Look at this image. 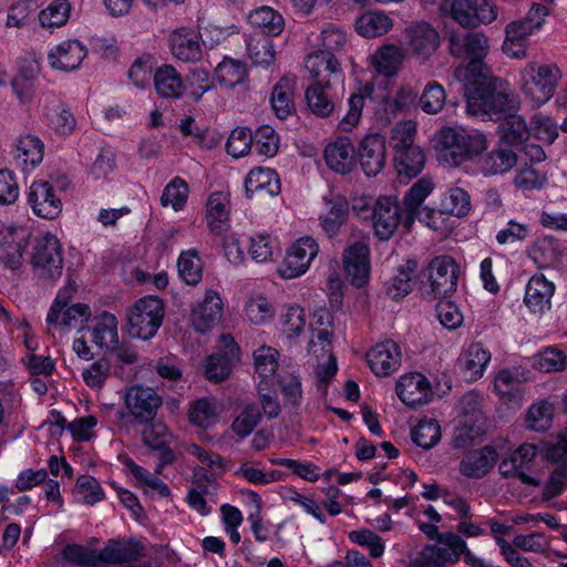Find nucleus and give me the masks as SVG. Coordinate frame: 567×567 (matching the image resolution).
<instances>
[{"label": "nucleus", "mask_w": 567, "mask_h": 567, "mask_svg": "<svg viewBox=\"0 0 567 567\" xmlns=\"http://www.w3.org/2000/svg\"><path fill=\"white\" fill-rule=\"evenodd\" d=\"M486 138L480 133H470L464 128L446 127L437 137V157L440 163L451 167L462 165L483 153Z\"/></svg>", "instance_id": "1"}, {"label": "nucleus", "mask_w": 567, "mask_h": 567, "mask_svg": "<svg viewBox=\"0 0 567 567\" xmlns=\"http://www.w3.org/2000/svg\"><path fill=\"white\" fill-rule=\"evenodd\" d=\"M561 76L556 63L532 61L520 70V90L535 106H540L554 96Z\"/></svg>", "instance_id": "2"}, {"label": "nucleus", "mask_w": 567, "mask_h": 567, "mask_svg": "<svg viewBox=\"0 0 567 567\" xmlns=\"http://www.w3.org/2000/svg\"><path fill=\"white\" fill-rule=\"evenodd\" d=\"M352 208L362 219L371 220L380 240H389L404 219L399 200L392 196H380L373 205L361 199Z\"/></svg>", "instance_id": "3"}, {"label": "nucleus", "mask_w": 567, "mask_h": 567, "mask_svg": "<svg viewBox=\"0 0 567 567\" xmlns=\"http://www.w3.org/2000/svg\"><path fill=\"white\" fill-rule=\"evenodd\" d=\"M440 11L466 29L491 24L498 16L497 7L488 0H442Z\"/></svg>", "instance_id": "4"}, {"label": "nucleus", "mask_w": 567, "mask_h": 567, "mask_svg": "<svg viewBox=\"0 0 567 567\" xmlns=\"http://www.w3.org/2000/svg\"><path fill=\"white\" fill-rule=\"evenodd\" d=\"M164 306L159 298L147 296L137 300L127 312V332L132 338L150 340L162 326Z\"/></svg>", "instance_id": "5"}, {"label": "nucleus", "mask_w": 567, "mask_h": 567, "mask_svg": "<svg viewBox=\"0 0 567 567\" xmlns=\"http://www.w3.org/2000/svg\"><path fill=\"white\" fill-rule=\"evenodd\" d=\"M34 274L42 279L56 280L63 271V252L56 236L48 233L37 238L31 255Z\"/></svg>", "instance_id": "6"}, {"label": "nucleus", "mask_w": 567, "mask_h": 567, "mask_svg": "<svg viewBox=\"0 0 567 567\" xmlns=\"http://www.w3.org/2000/svg\"><path fill=\"white\" fill-rule=\"evenodd\" d=\"M75 288L71 285L61 289L53 301L47 322L55 328L82 329L91 318V309L85 303L70 305L71 293Z\"/></svg>", "instance_id": "7"}, {"label": "nucleus", "mask_w": 567, "mask_h": 567, "mask_svg": "<svg viewBox=\"0 0 567 567\" xmlns=\"http://www.w3.org/2000/svg\"><path fill=\"white\" fill-rule=\"evenodd\" d=\"M403 34L408 51L420 63L430 61L441 45L439 31L426 21L411 23Z\"/></svg>", "instance_id": "8"}, {"label": "nucleus", "mask_w": 567, "mask_h": 567, "mask_svg": "<svg viewBox=\"0 0 567 567\" xmlns=\"http://www.w3.org/2000/svg\"><path fill=\"white\" fill-rule=\"evenodd\" d=\"M318 252L319 246L312 237L299 238L287 249L284 260L278 266V274L284 279H293L303 275Z\"/></svg>", "instance_id": "9"}, {"label": "nucleus", "mask_w": 567, "mask_h": 567, "mask_svg": "<svg viewBox=\"0 0 567 567\" xmlns=\"http://www.w3.org/2000/svg\"><path fill=\"white\" fill-rule=\"evenodd\" d=\"M518 100L513 93L478 89L467 96L466 110L471 115H495L515 110Z\"/></svg>", "instance_id": "10"}, {"label": "nucleus", "mask_w": 567, "mask_h": 567, "mask_svg": "<svg viewBox=\"0 0 567 567\" xmlns=\"http://www.w3.org/2000/svg\"><path fill=\"white\" fill-rule=\"evenodd\" d=\"M430 292L433 298H445L456 291L458 266L450 256H439L431 260L426 269Z\"/></svg>", "instance_id": "11"}, {"label": "nucleus", "mask_w": 567, "mask_h": 567, "mask_svg": "<svg viewBox=\"0 0 567 567\" xmlns=\"http://www.w3.org/2000/svg\"><path fill=\"white\" fill-rule=\"evenodd\" d=\"M536 456V445L524 443L499 463L498 471L503 477L517 478L529 486H539L540 481L528 474Z\"/></svg>", "instance_id": "12"}, {"label": "nucleus", "mask_w": 567, "mask_h": 567, "mask_svg": "<svg viewBox=\"0 0 567 567\" xmlns=\"http://www.w3.org/2000/svg\"><path fill=\"white\" fill-rule=\"evenodd\" d=\"M449 49L453 56L470 59L467 69L476 70L489 51V39L484 32L453 33L449 38Z\"/></svg>", "instance_id": "13"}, {"label": "nucleus", "mask_w": 567, "mask_h": 567, "mask_svg": "<svg viewBox=\"0 0 567 567\" xmlns=\"http://www.w3.org/2000/svg\"><path fill=\"white\" fill-rule=\"evenodd\" d=\"M27 202L33 214L43 219H54L62 212V199L48 181H34L29 187Z\"/></svg>", "instance_id": "14"}, {"label": "nucleus", "mask_w": 567, "mask_h": 567, "mask_svg": "<svg viewBox=\"0 0 567 567\" xmlns=\"http://www.w3.org/2000/svg\"><path fill=\"white\" fill-rule=\"evenodd\" d=\"M124 399L130 414L141 424L153 421L162 405V398L155 390L141 385L128 388Z\"/></svg>", "instance_id": "15"}, {"label": "nucleus", "mask_w": 567, "mask_h": 567, "mask_svg": "<svg viewBox=\"0 0 567 567\" xmlns=\"http://www.w3.org/2000/svg\"><path fill=\"white\" fill-rule=\"evenodd\" d=\"M306 69L309 71L312 83L331 87L343 81V72L339 60L329 52H312L306 59Z\"/></svg>", "instance_id": "16"}, {"label": "nucleus", "mask_w": 567, "mask_h": 567, "mask_svg": "<svg viewBox=\"0 0 567 567\" xmlns=\"http://www.w3.org/2000/svg\"><path fill=\"white\" fill-rule=\"evenodd\" d=\"M357 156L363 173L369 177L377 176L386 164L384 136L378 133L364 136L359 143Z\"/></svg>", "instance_id": "17"}, {"label": "nucleus", "mask_w": 567, "mask_h": 567, "mask_svg": "<svg viewBox=\"0 0 567 567\" xmlns=\"http://www.w3.org/2000/svg\"><path fill=\"white\" fill-rule=\"evenodd\" d=\"M395 390L400 400L411 408L426 404L433 398L427 378L419 372L402 375Z\"/></svg>", "instance_id": "18"}, {"label": "nucleus", "mask_w": 567, "mask_h": 567, "mask_svg": "<svg viewBox=\"0 0 567 567\" xmlns=\"http://www.w3.org/2000/svg\"><path fill=\"white\" fill-rule=\"evenodd\" d=\"M323 158L331 171L341 175L351 173L357 166L355 148L348 136H339L328 143Z\"/></svg>", "instance_id": "19"}, {"label": "nucleus", "mask_w": 567, "mask_h": 567, "mask_svg": "<svg viewBox=\"0 0 567 567\" xmlns=\"http://www.w3.org/2000/svg\"><path fill=\"white\" fill-rule=\"evenodd\" d=\"M344 272L352 285L363 286L370 274V250L367 244L355 241L343 252Z\"/></svg>", "instance_id": "20"}, {"label": "nucleus", "mask_w": 567, "mask_h": 567, "mask_svg": "<svg viewBox=\"0 0 567 567\" xmlns=\"http://www.w3.org/2000/svg\"><path fill=\"white\" fill-rule=\"evenodd\" d=\"M223 316V301L215 290H207L203 301L192 309L190 321L194 329L200 333L216 326Z\"/></svg>", "instance_id": "21"}, {"label": "nucleus", "mask_w": 567, "mask_h": 567, "mask_svg": "<svg viewBox=\"0 0 567 567\" xmlns=\"http://www.w3.org/2000/svg\"><path fill=\"white\" fill-rule=\"evenodd\" d=\"M367 361L378 377H388L400 367V347L392 340L380 342L367 353Z\"/></svg>", "instance_id": "22"}, {"label": "nucleus", "mask_w": 567, "mask_h": 567, "mask_svg": "<svg viewBox=\"0 0 567 567\" xmlns=\"http://www.w3.org/2000/svg\"><path fill=\"white\" fill-rule=\"evenodd\" d=\"M280 179L271 168L255 167L246 179L245 189L248 198L276 196L280 193Z\"/></svg>", "instance_id": "23"}, {"label": "nucleus", "mask_w": 567, "mask_h": 567, "mask_svg": "<svg viewBox=\"0 0 567 567\" xmlns=\"http://www.w3.org/2000/svg\"><path fill=\"white\" fill-rule=\"evenodd\" d=\"M144 546L136 540H109L99 551V564H123L135 561L144 555Z\"/></svg>", "instance_id": "24"}, {"label": "nucleus", "mask_w": 567, "mask_h": 567, "mask_svg": "<svg viewBox=\"0 0 567 567\" xmlns=\"http://www.w3.org/2000/svg\"><path fill=\"white\" fill-rule=\"evenodd\" d=\"M497 457L496 450L488 445L471 451L460 462L458 471L466 477L481 478L493 468Z\"/></svg>", "instance_id": "25"}, {"label": "nucleus", "mask_w": 567, "mask_h": 567, "mask_svg": "<svg viewBox=\"0 0 567 567\" xmlns=\"http://www.w3.org/2000/svg\"><path fill=\"white\" fill-rule=\"evenodd\" d=\"M154 87L163 99L178 100L186 91V83L172 64H163L153 73Z\"/></svg>", "instance_id": "26"}, {"label": "nucleus", "mask_w": 567, "mask_h": 567, "mask_svg": "<svg viewBox=\"0 0 567 567\" xmlns=\"http://www.w3.org/2000/svg\"><path fill=\"white\" fill-rule=\"evenodd\" d=\"M505 39L502 44L503 52L512 59H525L529 45V37L535 33L529 24L514 20L505 27Z\"/></svg>", "instance_id": "27"}, {"label": "nucleus", "mask_w": 567, "mask_h": 567, "mask_svg": "<svg viewBox=\"0 0 567 567\" xmlns=\"http://www.w3.org/2000/svg\"><path fill=\"white\" fill-rule=\"evenodd\" d=\"M86 56V49L76 40H66L50 50L48 60L53 69L73 71Z\"/></svg>", "instance_id": "28"}, {"label": "nucleus", "mask_w": 567, "mask_h": 567, "mask_svg": "<svg viewBox=\"0 0 567 567\" xmlns=\"http://www.w3.org/2000/svg\"><path fill=\"white\" fill-rule=\"evenodd\" d=\"M555 292V286L543 274L534 275L525 291L524 301L534 313H543L550 308V300Z\"/></svg>", "instance_id": "29"}, {"label": "nucleus", "mask_w": 567, "mask_h": 567, "mask_svg": "<svg viewBox=\"0 0 567 567\" xmlns=\"http://www.w3.org/2000/svg\"><path fill=\"white\" fill-rule=\"evenodd\" d=\"M519 162V155L504 144L483 155L478 161L480 171L485 175H497L511 171Z\"/></svg>", "instance_id": "30"}, {"label": "nucleus", "mask_w": 567, "mask_h": 567, "mask_svg": "<svg viewBox=\"0 0 567 567\" xmlns=\"http://www.w3.org/2000/svg\"><path fill=\"white\" fill-rule=\"evenodd\" d=\"M172 54L183 62H197L202 59L203 50L198 35L190 30L179 29L169 38Z\"/></svg>", "instance_id": "31"}, {"label": "nucleus", "mask_w": 567, "mask_h": 567, "mask_svg": "<svg viewBox=\"0 0 567 567\" xmlns=\"http://www.w3.org/2000/svg\"><path fill=\"white\" fill-rule=\"evenodd\" d=\"M405 52L395 44H384L375 50L371 56L373 69L386 78L395 76L402 68Z\"/></svg>", "instance_id": "32"}, {"label": "nucleus", "mask_w": 567, "mask_h": 567, "mask_svg": "<svg viewBox=\"0 0 567 567\" xmlns=\"http://www.w3.org/2000/svg\"><path fill=\"white\" fill-rule=\"evenodd\" d=\"M416 269L417 262L413 259H408L399 265L386 284V295L393 300L408 296L415 285Z\"/></svg>", "instance_id": "33"}, {"label": "nucleus", "mask_w": 567, "mask_h": 567, "mask_svg": "<svg viewBox=\"0 0 567 567\" xmlns=\"http://www.w3.org/2000/svg\"><path fill=\"white\" fill-rule=\"evenodd\" d=\"M433 190V182L431 178L422 177L408 190L404 196V219L405 228H410L416 219V212L422 206L425 198Z\"/></svg>", "instance_id": "34"}, {"label": "nucleus", "mask_w": 567, "mask_h": 567, "mask_svg": "<svg viewBox=\"0 0 567 567\" xmlns=\"http://www.w3.org/2000/svg\"><path fill=\"white\" fill-rule=\"evenodd\" d=\"M309 111L318 117H329L334 114L337 101L331 93V87L309 85L305 92Z\"/></svg>", "instance_id": "35"}, {"label": "nucleus", "mask_w": 567, "mask_h": 567, "mask_svg": "<svg viewBox=\"0 0 567 567\" xmlns=\"http://www.w3.org/2000/svg\"><path fill=\"white\" fill-rule=\"evenodd\" d=\"M249 23L258 29L261 35H279L285 28L284 17L270 7L264 6L249 13Z\"/></svg>", "instance_id": "36"}, {"label": "nucleus", "mask_w": 567, "mask_h": 567, "mask_svg": "<svg viewBox=\"0 0 567 567\" xmlns=\"http://www.w3.org/2000/svg\"><path fill=\"white\" fill-rule=\"evenodd\" d=\"M44 145L34 135L21 136L16 144L14 157L23 169L37 167L43 159Z\"/></svg>", "instance_id": "37"}, {"label": "nucleus", "mask_w": 567, "mask_h": 567, "mask_svg": "<svg viewBox=\"0 0 567 567\" xmlns=\"http://www.w3.org/2000/svg\"><path fill=\"white\" fill-rule=\"evenodd\" d=\"M228 197L223 192L213 193L206 205V219L212 231L220 234L228 225Z\"/></svg>", "instance_id": "38"}, {"label": "nucleus", "mask_w": 567, "mask_h": 567, "mask_svg": "<svg viewBox=\"0 0 567 567\" xmlns=\"http://www.w3.org/2000/svg\"><path fill=\"white\" fill-rule=\"evenodd\" d=\"M92 330V340L101 349H110L118 343L117 319L110 312H102L96 317Z\"/></svg>", "instance_id": "39"}, {"label": "nucleus", "mask_w": 567, "mask_h": 567, "mask_svg": "<svg viewBox=\"0 0 567 567\" xmlns=\"http://www.w3.org/2000/svg\"><path fill=\"white\" fill-rule=\"evenodd\" d=\"M502 128L501 143L514 150L522 146L530 136V131L525 120L517 114L507 115L502 124Z\"/></svg>", "instance_id": "40"}, {"label": "nucleus", "mask_w": 567, "mask_h": 567, "mask_svg": "<svg viewBox=\"0 0 567 567\" xmlns=\"http://www.w3.org/2000/svg\"><path fill=\"white\" fill-rule=\"evenodd\" d=\"M417 92L409 84H402L393 96L383 102V112L388 120L406 113L416 102Z\"/></svg>", "instance_id": "41"}, {"label": "nucleus", "mask_w": 567, "mask_h": 567, "mask_svg": "<svg viewBox=\"0 0 567 567\" xmlns=\"http://www.w3.org/2000/svg\"><path fill=\"white\" fill-rule=\"evenodd\" d=\"M393 27L390 17L381 12H367L355 21V30L365 38H377L388 33Z\"/></svg>", "instance_id": "42"}, {"label": "nucleus", "mask_w": 567, "mask_h": 567, "mask_svg": "<svg viewBox=\"0 0 567 567\" xmlns=\"http://www.w3.org/2000/svg\"><path fill=\"white\" fill-rule=\"evenodd\" d=\"M523 381V373L519 371L503 369L494 379V389L503 401L513 402L520 395Z\"/></svg>", "instance_id": "43"}, {"label": "nucleus", "mask_w": 567, "mask_h": 567, "mask_svg": "<svg viewBox=\"0 0 567 567\" xmlns=\"http://www.w3.org/2000/svg\"><path fill=\"white\" fill-rule=\"evenodd\" d=\"M395 168L400 177L411 179L417 176L425 163V156L419 146L395 153Z\"/></svg>", "instance_id": "44"}, {"label": "nucleus", "mask_w": 567, "mask_h": 567, "mask_svg": "<svg viewBox=\"0 0 567 567\" xmlns=\"http://www.w3.org/2000/svg\"><path fill=\"white\" fill-rule=\"evenodd\" d=\"M491 360V353L481 343L471 344L463 354L462 364L470 380L481 378Z\"/></svg>", "instance_id": "45"}, {"label": "nucleus", "mask_w": 567, "mask_h": 567, "mask_svg": "<svg viewBox=\"0 0 567 567\" xmlns=\"http://www.w3.org/2000/svg\"><path fill=\"white\" fill-rule=\"evenodd\" d=\"M292 95V85L287 79H281L274 86L270 102L272 110L278 118L285 120L295 111Z\"/></svg>", "instance_id": "46"}, {"label": "nucleus", "mask_w": 567, "mask_h": 567, "mask_svg": "<svg viewBox=\"0 0 567 567\" xmlns=\"http://www.w3.org/2000/svg\"><path fill=\"white\" fill-rule=\"evenodd\" d=\"M554 404L547 400H540L532 404L526 412V426L536 432L547 431L554 419Z\"/></svg>", "instance_id": "47"}, {"label": "nucleus", "mask_w": 567, "mask_h": 567, "mask_svg": "<svg viewBox=\"0 0 567 567\" xmlns=\"http://www.w3.org/2000/svg\"><path fill=\"white\" fill-rule=\"evenodd\" d=\"M216 78L220 85L231 89L241 84L247 78L246 65L235 59L224 58L215 69Z\"/></svg>", "instance_id": "48"}, {"label": "nucleus", "mask_w": 567, "mask_h": 567, "mask_svg": "<svg viewBox=\"0 0 567 567\" xmlns=\"http://www.w3.org/2000/svg\"><path fill=\"white\" fill-rule=\"evenodd\" d=\"M217 420V401L214 398L198 399L189 408V421L199 427L207 429Z\"/></svg>", "instance_id": "49"}, {"label": "nucleus", "mask_w": 567, "mask_h": 567, "mask_svg": "<svg viewBox=\"0 0 567 567\" xmlns=\"http://www.w3.org/2000/svg\"><path fill=\"white\" fill-rule=\"evenodd\" d=\"M71 6L68 0H53L40 11L39 22L42 28L54 29L64 25L70 17Z\"/></svg>", "instance_id": "50"}, {"label": "nucleus", "mask_w": 567, "mask_h": 567, "mask_svg": "<svg viewBox=\"0 0 567 567\" xmlns=\"http://www.w3.org/2000/svg\"><path fill=\"white\" fill-rule=\"evenodd\" d=\"M247 52L255 65L269 66L275 61L272 42L265 35L249 37Z\"/></svg>", "instance_id": "51"}, {"label": "nucleus", "mask_w": 567, "mask_h": 567, "mask_svg": "<svg viewBox=\"0 0 567 567\" xmlns=\"http://www.w3.org/2000/svg\"><path fill=\"white\" fill-rule=\"evenodd\" d=\"M261 420V412L256 403H248L231 423V431L239 439L250 435Z\"/></svg>", "instance_id": "52"}, {"label": "nucleus", "mask_w": 567, "mask_h": 567, "mask_svg": "<svg viewBox=\"0 0 567 567\" xmlns=\"http://www.w3.org/2000/svg\"><path fill=\"white\" fill-rule=\"evenodd\" d=\"M179 277L187 285H197L202 280V261L195 249L183 251L177 261Z\"/></svg>", "instance_id": "53"}, {"label": "nucleus", "mask_w": 567, "mask_h": 567, "mask_svg": "<svg viewBox=\"0 0 567 567\" xmlns=\"http://www.w3.org/2000/svg\"><path fill=\"white\" fill-rule=\"evenodd\" d=\"M441 207L446 214L463 217L471 210V197L465 189L461 187H452L442 199Z\"/></svg>", "instance_id": "54"}, {"label": "nucleus", "mask_w": 567, "mask_h": 567, "mask_svg": "<svg viewBox=\"0 0 567 567\" xmlns=\"http://www.w3.org/2000/svg\"><path fill=\"white\" fill-rule=\"evenodd\" d=\"M439 540L446 547L431 546L426 547L423 551L439 550L444 554V566L449 563H457L461 555L467 549L466 543L458 535L453 533L441 534Z\"/></svg>", "instance_id": "55"}, {"label": "nucleus", "mask_w": 567, "mask_h": 567, "mask_svg": "<svg viewBox=\"0 0 567 567\" xmlns=\"http://www.w3.org/2000/svg\"><path fill=\"white\" fill-rule=\"evenodd\" d=\"M416 134V123L414 121L398 122L390 132V145L395 153L415 147L414 137Z\"/></svg>", "instance_id": "56"}, {"label": "nucleus", "mask_w": 567, "mask_h": 567, "mask_svg": "<svg viewBox=\"0 0 567 567\" xmlns=\"http://www.w3.org/2000/svg\"><path fill=\"white\" fill-rule=\"evenodd\" d=\"M412 440L425 450L433 447L441 440L440 424L433 419L421 420L412 431Z\"/></svg>", "instance_id": "57"}, {"label": "nucleus", "mask_w": 567, "mask_h": 567, "mask_svg": "<svg viewBox=\"0 0 567 567\" xmlns=\"http://www.w3.org/2000/svg\"><path fill=\"white\" fill-rule=\"evenodd\" d=\"M446 94L436 81L429 82L420 96V106L427 114H437L444 106Z\"/></svg>", "instance_id": "58"}, {"label": "nucleus", "mask_w": 567, "mask_h": 567, "mask_svg": "<svg viewBox=\"0 0 567 567\" xmlns=\"http://www.w3.org/2000/svg\"><path fill=\"white\" fill-rule=\"evenodd\" d=\"M279 352L268 346H261L254 352L255 370L266 380L272 378L278 369Z\"/></svg>", "instance_id": "59"}, {"label": "nucleus", "mask_w": 567, "mask_h": 567, "mask_svg": "<svg viewBox=\"0 0 567 567\" xmlns=\"http://www.w3.org/2000/svg\"><path fill=\"white\" fill-rule=\"evenodd\" d=\"M566 354L556 348H546L533 358V367L545 373L561 371L566 367Z\"/></svg>", "instance_id": "60"}, {"label": "nucleus", "mask_w": 567, "mask_h": 567, "mask_svg": "<svg viewBox=\"0 0 567 567\" xmlns=\"http://www.w3.org/2000/svg\"><path fill=\"white\" fill-rule=\"evenodd\" d=\"M532 255L540 267L554 265L560 256L559 245L550 237L540 238L534 244Z\"/></svg>", "instance_id": "61"}, {"label": "nucleus", "mask_w": 567, "mask_h": 567, "mask_svg": "<svg viewBox=\"0 0 567 567\" xmlns=\"http://www.w3.org/2000/svg\"><path fill=\"white\" fill-rule=\"evenodd\" d=\"M74 494L80 502L89 505H93L104 497L100 483L94 477L86 475L78 478Z\"/></svg>", "instance_id": "62"}, {"label": "nucleus", "mask_w": 567, "mask_h": 567, "mask_svg": "<svg viewBox=\"0 0 567 567\" xmlns=\"http://www.w3.org/2000/svg\"><path fill=\"white\" fill-rule=\"evenodd\" d=\"M186 89L189 90V95L199 101L203 95L214 89V81L207 70L195 68L190 70L186 80Z\"/></svg>", "instance_id": "63"}, {"label": "nucleus", "mask_w": 567, "mask_h": 567, "mask_svg": "<svg viewBox=\"0 0 567 567\" xmlns=\"http://www.w3.org/2000/svg\"><path fill=\"white\" fill-rule=\"evenodd\" d=\"M252 138L258 154L266 157H272L277 154L279 137L271 126L262 125L258 127Z\"/></svg>", "instance_id": "64"}]
</instances>
